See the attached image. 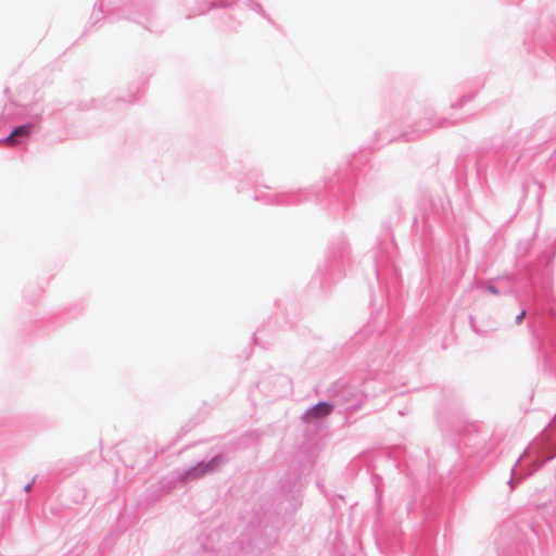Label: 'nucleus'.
I'll use <instances>...</instances> for the list:
<instances>
[{"label":"nucleus","mask_w":556,"mask_h":556,"mask_svg":"<svg viewBox=\"0 0 556 556\" xmlns=\"http://www.w3.org/2000/svg\"><path fill=\"white\" fill-rule=\"evenodd\" d=\"M31 131V125L18 126L4 139V144L9 147L16 146L21 138H28Z\"/></svg>","instance_id":"1"},{"label":"nucleus","mask_w":556,"mask_h":556,"mask_svg":"<svg viewBox=\"0 0 556 556\" xmlns=\"http://www.w3.org/2000/svg\"><path fill=\"white\" fill-rule=\"evenodd\" d=\"M331 410L332 406L330 404L321 402L314 406L312 409H309L306 416L308 418H320L329 415Z\"/></svg>","instance_id":"2"},{"label":"nucleus","mask_w":556,"mask_h":556,"mask_svg":"<svg viewBox=\"0 0 556 556\" xmlns=\"http://www.w3.org/2000/svg\"><path fill=\"white\" fill-rule=\"evenodd\" d=\"M216 463V459H213L212 463L210 464H206V466L202 467V466H199L194 469V473H193V477H197V476H200V475H203L205 471L207 470H211L213 468V464Z\"/></svg>","instance_id":"3"},{"label":"nucleus","mask_w":556,"mask_h":556,"mask_svg":"<svg viewBox=\"0 0 556 556\" xmlns=\"http://www.w3.org/2000/svg\"><path fill=\"white\" fill-rule=\"evenodd\" d=\"M526 316V312L522 311L518 316H517V321L520 323L522 320V318Z\"/></svg>","instance_id":"4"},{"label":"nucleus","mask_w":556,"mask_h":556,"mask_svg":"<svg viewBox=\"0 0 556 556\" xmlns=\"http://www.w3.org/2000/svg\"><path fill=\"white\" fill-rule=\"evenodd\" d=\"M488 291L493 293V294L497 293V290L493 286L488 287Z\"/></svg>","instance_id":"5"},{"label":"nucleus","mask_w":556,"mask_h":556,"mask_svg":"<svg viewBox=\"0 0 556 556\" xmlns=\"http://www.w3.org/2000/svg\"><path fill=\"white\" fill-rule=\"evenodd\" d=\"M30 490V484L26 485V491Z\"/></svg>","instance_id":"6"}]
</instances>
